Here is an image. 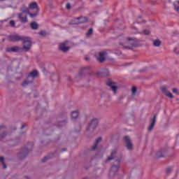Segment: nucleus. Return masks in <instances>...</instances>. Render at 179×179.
Wrapping results in <instances>:
<instances>
[{
    "label": "nucleus",
    "mask_w": 179,
    "mask_h": 179,
    "mask_svg": "<svg viewBox=\"0 0 179 179\" xmlns=\"http://www.w3.org/2000/svg\"><path fill=\"white\" fill-rule=\"evenodd\" d=\"M3 129H5V126H1L0 127V139H3V138H5L6 135V132L3 131Z\"/></svg>",
    "instance_id": "nucleus-16"
},
{
    "label": "nucleus",
    "mask_w": 179,
    "mask_h": 179,
    "mask_svg": "<svg viewBox=\"0 0 179 179\" xmlns=\"http://www.w3.org/2000/svg\"><path fill=\"white\" fill-rule=\"evenodd\" d=\"M120 45L122 47V48H126L127 50H131L132 47H136V44L135 42L136 41V39L134 38H125L124 37H120Z\"/></svg>",
    "instance_id": "nucleus-2"
},
{
    "label": "nucleus",
    "mask_w": 179,
    "mask_h": 179,
    "mask_svg": "<svg viewBox=\"0 0 179 179\" xmlns=\"http://www.w3.org/2000/svg\"><path fill=\"white\" fill-rule=\"evenodd\" d=\"M10 25L11 26V27H15V20H10Z\"/></svg>",
    "instance_id": "nucleus-28"
},
{
    "label": "nucleus",
    "mask_w": 179,
    "mask_h": 179,
    "mask_svg": "<svg viewBox=\"0 0 179 179\" xmlns=\"http://www.w3.org/2000/svg\"><path fill=\"white\" fill-rule=\"evenodd\" d=\"M37 76H38V71L34 70V71L29 73V74L28 75L27 79H31V81H27L25 80L22 83V86L24 87H26V86H27V85L33 82V79H34V78H37Z\"/></svg>",
    "instance_id": "nucleus-5"
},
{
    "label": "nucleus",
    "mask_w": 179,
    "mask_h": 179,
    "mask_svg": "<svg viewBox=\"0 0 179 179\" xmlns=\"http://www.w3.org/2000/svg\"><path fill=\"white\" fill-rule=\"evenodd\" d=\"M86 61H89V58L86 57L85 58Z\"/></svg>",
    "instance_id": "nucleus-35"
},
{
    "label": "nucleus",
    "mask_w": 179,
    "mask_h": 179,
    "mask_svg": "<svg viewBox=\"0 0 179 179\" xmlns=\"http://www.w3.org/2000/svg\"><path fill=\"white\" fill-rule=\"evenodd\" d=\"M160 44H162V42L159 40H155L153 41V45H155V47H160Z\"/></svg>",
    "instance_id": "nucleus-21"
},
{
    "label": "nucleus",
    "mask_w": 179,
    "mask_h": 179,
    "mask_svg": "<svg viewBox=\"0 0 179 179\" xmlns=\"http://www.w3.org/2000/svg\"><path fill=\"white\" fill-rule=\"evenodd\" d=\"M143 33L144 34H145L146 36H148V34H150V31L148 30V29H145L143 31Z\"/></svg>",
    "instance_id": "nucleus-29"
},
{
    "label": "nucleus",
    "mask_w": 179,
    "mask_h": 179,
    "mask_svg": "<svg viewBox=\"0 0 179 179\" xmlns=\"http://www.w3.org/2000/svg\"><path fill=\"white\" fill-rule=\"evenodd\" d=\"M107 86H109V87H110L112 92H114V94H115V93H117V90H118V87L115 85H114V83L111 82V81H108L106 83Z\"/></svg>",
    "instance_id": "nucleus-13"
},
{
    "label": "nucleus",
    "mask_w": 179,
    "mask_h": 179,
    "mask_svg": "<svg viewBox=\"0 0 179 179\" xmlns=\"http://www.w3.org/2000/svg\"><path fill=\"white\" fill-rule=\"evenodd\" d=\"M177 50H179V47H178V48H175L173 49V51H174V52H176V54H179V51H177Z\"/></svg>",
    "instance_id": "nucleus-32"
},
{
    "label": "nucleus",
    "mask_w": 179,
    "mask_h": 179,
    "mask_svg": "<svg viewBox=\"0 0 179 179\" xmlns=\"http://www.w3.org/2000/svg\"><path fill=\"white\" fill-rule=\"evenodd\" d=\"M175 10H176V12H179V7H175Z\"/></svg>",
    "instance_id": "nucleus-33"
},
{
    "label": "nucleus",
    "mask_w": 179,
    "mask_h": 179,
    "mask_svg": "<svg viewBox=\"0 0 179 179\" xmlns=\"http://www.w3.org/2000/svg\"><path fill=\"white\" fill-rule=\"evenodd\" d=\"M66 150H65V149L64 150V151H66Z\"/></svg>",
    "instance_id": "nucleus-40"
},
{
    "label": "nucleus",
    "mask_w": 179,
    "mask_h": 179,
    "mask_svg": "<svg viewBox=\"0 0 179 179\" xmlns=\"http://www.w3.org/2000/svg\"><path fill=\"white\" fill-rule=\"evenodd\" d=\"M23 128H24V124H22V129H23Z\"/></svg>",
    "instance_id": "nucleus-34"
},
{
    "label": "nucleus",
    "mask_w": 179,
    "mask_h": 179,
    "mask_svg": "<svg viewBox=\"0 0 179 179\" xmlns=\"http://www.w3.org/2000/svg\"><path fill=\"white\" fill-rule=\"evenodd\" d=\"M106 55H107V52L102 51L99 52V57L97 58L99 62H104L106 61Z\"/></svg>",
    "instance_id": "nucleus-12"
},
{
    "label": "nucleus",
    "mask_w": 179,
    "mask_h": 179,
    "mask_svg": "<svg viewBox=\"0 0 179 179\" xmlns=\"http://www.w3.org/2000/svg\"><path fill=\"white\" fill-rule=\"evenodd\" d=\"M124 142H125L126 148L127 149H128V150H132V149H134V145H132L131 138H129L128 136H124Z\"/></svg>",
    "instance_id": "nucleus-9"
},
{
    "label": "nucleus",
    "mask_w": 179,
    "mask_h": 179,
    "mask_svg": "<svg viewBox=\"0 0 179 179\" xmlns=\"http://www.w3.org/2000/svg\"><path fill=\"white\" fill-rule=\"evenodd\" d=\"M156 120H157V114H155L151 119L150 124L148 127V131H153V128L155 127V124H156Z\"/></svg>",
    "instance_id": "nucleus-11"
},
{
    "label": "nucleus",
    "mask_w": 179,
    "mask_h": 179,
    "mask_svg": "<svg viewBox=\"0 0 179 179\" xmlns=\"http://www.w3.org/2000/svg\"><path fill=\"white\" fill-rule=\"evenodd\" d=\"M119 169H120V166H115V165L112 166L110 171V174H114L115 173H117V171H118Z\"/></svg>",
    "instance_id": "nucleus-17"
},
{
    "label": "nucleus",
    "mask_w": 179,
    "mask_h": 179,
    "mask_svg": "<svg viewBox=\"0 0 179 179\" xmlns=\"http://www.w3.org/2000/svg\"><path fill=\"white\" fill-rule=\"evenodd\" d=\"M66 44H68V41L61 43L59 45V48L61 51H63V52H66L70 48L69 47H66Z\"/></svg>",
    "instance_id": "nucleus-14"
},
{
    "label": "nucleus",
    "mask_w": 179,
    "mask_h": 179,
    "mask_svg": "<svg viewBox=\"0 0 179 179\" xmlns=\"http://www.w3.org/2000/svg\"><path fill=\"white\" fill-rule=\"evenodd\" d=\"M28 9H29V10H34V13H29V16L32 19L34 17H36V16H38V12H40V8H38V4H37L35 1L29 3Z\"/></svg>",
    "instance_id": "nucleus-4"
},
{
    "label": "nucleus",
    "mask_w": 179,
    "mask_h": 179,
    "mask_svg": "<svg viewBox=\"0 0 179 179\" xmlns=\"http://www.w3.org/2000/svg\"><path fill=\"white\" fill-rule=\"evenodd\" d=\"M89 72H90V67H83L80 69L78 75L79 76H82V75H87Z\"/></svg>",
    "instance_id": "nucleus-15"
},
{
    "label": "nucleus",
    "mask_w": 179,
    "mask_h": 179,
    "mask_svg": "<svg viewBox=\"0 0 179 179\" xmlns=\"http://www.w3.org/2000/svg\"><path fill=\"white\" fill-rule=\"evenodd\" d=\"M10 41H23V47L22 50L24 51H30V49L31 48V41L29 39V38H27L26 36H19V35H11L9 36Z\"/></svg>",
    "instance_id": "nucleus-1"
},
{
    "label": "nucleus",
    "mask_w": 179,
    "mask_h": 179,
    "mask_svg": "<svg viewBox=\"0 0 179 179\" xmlns=\"http://www.w3.org/2000/svg\"><path fill=\"white\" fill-rule=\"evenodd\" d=\"M22 48H20L19 46H13L10 48H7L6 49V52H19Z\"/></svg>",
    "instance_id": "nucleus-10"
},
{
    "label": "nucleus",
    "mask_w": 179,
    "mask_h": 179,
    "mask_svg": "<svg viewBox=\"0 0 179 179\" xmlns=\"http://www.w3.org/2000/svg\"><path fill=\"white\" fill-rule=\"evenodd\" d=\"M161 90L163 93V94H164L165 96H166V97H169V99H174V96H173V94H171V92H170V91H169V87H167L166 86H162L161 87Z\"/></svg>",
    "instance_id": "nucleus-8"
},
{
    "label": "nucleus",
    "mask_w": 179,
    "mask_h": 179,
    "mask_svg": "<svg viewBox=\"0 0 179 179\" xmlns=\"http://www.w3.org/2000/svg\"><path fill=\"white\" fill-rule=\"evenodd\" d=\"M173 92L176 93V94H178V90H177V88H173Z\"/></svg>",
    "instance_id": "nucleus-30"
},
{
    "label": "nucleus",
    "mask_w": 179,
    "mask_h": 179,
    "mask_svg": "<svg viewBox=\"0 0 179 179\" xmlns=\"http://www.w3.org/2000/svg\"><path fill=\"white\" fill-rule=\"evenodd\" d=\"M97 125H99V120L97 119H93L87 127V131H94Z\"/></svg>",
    "instance_id": "nucleus-6"
},
{
    "label": "nucleus",
    "mask_w": 179,
    "mask_h": 179,
    "mask_svg": "<svg viewBox=\"0 0 179 179\" xmlns=\"http://www.w3.org/2000/svg\"><path fill=\"white\" fill-rule=\"evenodd\" d=\"M66 7V9H69V10L71 9V3H67Z\"/></svg>",
    "instance_id": "nucleus-31"
},
{
    "label": "nucleus",
    "mask_w": 179,
    "mask_h": 179,
    "mask_svg": "<svg viewBox=\"0 0 179 179\" xmlns=\"http://www.w3.org/2000/svg\"><path fill=\"white\" fill-rule=\"evenodd\" d=\"M0 1H5V0H0Z\"/></svg>",
    "instance_id": "nucleus-41"
},
{
    "label": "nucleus",
    "mask_w": 179,
    "mask_h": 179,
    "mask_svg": "<svg viewBox=\"0 0 179 179\" xmlns=\"http://www.w3.org/2000/svg\"><path fill=\"white\" fill-rule=\"evenodd\" d=\"M79 117V113H71V118L72 120H76Z\"/></svg>",
    "instance_id": "nucleus-22"
},
{
    "label": "nucleus",
    "mask_w": 179,
    "mask_h": 179,
    "mask_svg": "<svg viewBox=\"0 0 179 179\" xmlns=\"http://www.w3.org/2000/svg\"><path fill=\"white\" fill-rule=\"evenodd\" d=\"M115 155H117V151L113 150L110 155V157L108 158L107 162H110V160H113L114 157H115Z\"/></svg>",
    "instance_id": "nucleus-19"
},
{
    "label": "nucleus",
    "mask_w": 179,
    "mask_h": 179,
    "mask_svg": "<svg viewBox=\"0 0 179 179\" xmlns=\"http://www.w3.org/2000/svg\"><path fill=\"white\" fill-rule=\"evenodd\" d=\"M99 142H101V137H99L96 140L94 145L92 148V150H96Z\"/></svg>",
    "instance_id": "nucleus-18"
},
{
    "label": "nucleus",
    "mask_w": 179,
    "mask_h": 179,
    "mask_svg": "<svg viewBox=\"0 0 179 179\" xmlns=\"http://www.w3.org/2000/svg\"><path fill=\"white\" fill-rule=\"evenodd\" d=\"M138 23H141V22L138 21Z\"/></svg>",
    "instance_id": "nucleus-39"
},
{
    "label": "nucleus",
    "mask_w": 179,
    "mask_h": 179,
    "mask_svg": "<svg viewBox=\"0 0 179 179\" xmlns=\"http://www.w3.org/2000/svg\"><path fill=\"white\" fill-rule=\"evenodd\" d=\"M72 113H78V111H76V110H74V111H72Z\"/></svg>",
    "instance_id": "nucleus-36"
},
{
    "label": "nucleus",
    "mask_w": 179,
    "mask_h": 179,
    "mask_svg": "<svg viewBox=\"0 0 179 179\" xmlns=\"http://www.w3.org/2000/svg\"><path fill=\"white\" fill-rule=\"evenodd\" d=\"M47 34V32H45V31H41V32H39V35L42 36V37H44V36H45Z\"/></svg>",
    "instance_id": "nucleus-27"
},
{
    "label": "nucleus",
    "mask_w": 179,
    "mask_h": 179,
    "mask_svg": "<svg viewBox=\"0 0 179 179\" xmlns=\"http://www.w3.org/2000/svg\"><path fill=\"white\" fill-rule=\"evenodd\" d=\"M4 160L5 159L3 157H0V162L2 163L3 169H6V164H5Z\"/></svg>",
    "instance_id": "nucleus-24"
},
{
    "label": "nucleus",
    "mask_w": 179,
    "mask_h": 179,
    "mask_svg": "<svg viewBox=\"0 0 179 179\" xmlns=\"http://www.w3.org/2000/svg\"><path fill=\"white\" fill-rule=\"evenodd\" d=\"M92 33H93V29L90 28L87 33V37H89V36L92 34Z\"/></svg>",
    "instance_id": "nucleus-25"
},
{
    "label": "nucleus",
    "mask_w": 179,
    "mask_h": 179,
    "mask_svg": "<svg viewBox=\"0 0 179 179\" xmlns=\"http://www.w3.org/2000/svg\"><path fill=\"white\" fill-rule=\"evenodd\" d=\"M101 75H103V76H108V69H103L101 71Z\"/></svg>",
    "instance_id": "nucleus-23"
},
{
    "label": "nucleus",
    "mask_w": 179,
    "mask_h": 179,
    "mask_svg": "<svg viewBox=\"0 0 179 179\" xmlns=\"http://www.w3.org/2000/svg\"><path fill=\"white\" fill-rule=\"evenodd\" d=\"M136 90H137L136 87H133L131 88V92H132V94H133V95L136 93Z\"/></svg>",
    "instance_id": "nucleus-26"
},
{
    "label": "nucleus",
    "mask_w": 179,
    "mask_h": 179,
    "mask_svg": "<svg viewBox=\"0 0 179 179\" xmlns=\"http://www.w3.org/2000/svg\"><path fill=\"white\" fill-rule=\"evenodd\" d=\"M20 11L21 13L18 15L19 20L21 23H27L29 22L27 15H30V10H29V8L26 6L23 5L20 8Z\"/></svg>",
    "instance_id": "nucleus-3"
},
{
    "label": "nucleus",
    "mask_w": 179,
    "mask_h": 179,
    "mask_svg": "<svg viewBox=\"0 0 179 179\" xmlns=\"http://www.w3.org/2000/svg\"><path fill=\"white\" fill-rule=\"evenodd\" d=\"M31 27L34 30H36V29H38V24H37V22H31Z\"/></svg>",
    "instance_id": "nucleus-20"
},
{
    "label": "nucleus",
    "mask_w": 179,
    "mask_h": 179,
    "mask_svg": "<svg viewBox=\"0 0 179 179\" xmlns=\"http://www.w3.org/2000/svg\"><path fill=\"white\" fill-rule=\"evenodd\" d=\"M87 22V17H80L73 20V22H70V24H80L82 23H86Z\"/></svg>",
    "instance_id": "nucleus-7"
},
{
    "label": "nucleus",
    "mask_w": 179,
    "mask_h": 179,
    "mask_svg": "<svg viewBox=\"0 0 179 179\" xmlns=\"http://www.w3.org/2000/svg\"><path fill=\"white\" fill-rule=\"evenodd\" d=\"M167 171H168V173H169V172L170 171V169H167Z\"/></svg>",
    "instance_id": "nucleus-37"
},
{
    "label": "nucleus",
    "mask_w": 179,
    "mask_h": 179,
    "mask_svg": "<svg viewBox=\"0 0 179 179\" xmlns=\"http://www.w3.org/2000/svg\"><path fill=\"white\" fill-rule=\"evenodd\" d=\"M96 75H98V76L100 75V73H97Z\"/></svg>",
    "instance_id": "nucleus-38"
}]
</instances>
